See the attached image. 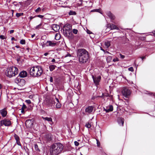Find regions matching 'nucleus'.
<instances>
[{
    "instance_id": "6",
    "label": "nucleus",
    "mask_w": 155,
    "mask_h": 155,
    "mask_svg": "<svg viewBox=\"0 0 155 155\" xmlns=\"http://www.w3.org/2000/svg\"><path fill=\"white\" fill-rule=\"evenodd\" d=\"M64 29L65 31L64 33H65V35L66 36H69L71 33V26L70 24H66L65 26Z\"/></svg>"
},
{
    "instance_id": "32",
    "label": "nucleus",
    "mask_w": 155,
    "mask_h": 155,
    "mask_svg": "<svg viewBox=\"0 0 155 155\" xmlns=\"http://www.w3.org/2000/svg\"><path fill=\"white\" fill-rule=\"evenodd\" d=\"M34 147L35 149L36 150H37V151H40V150L38 149V145L37 144H35V145H34Z\"/></svg>"
},
{
    "instance_id": "35",
    "label": "nucleus",
    "mask_w": 155,
    "mask_h": 155,
    "mask_svg": "<svg viewBox=\"0 0 155 155\" xmlns=\"http://www.w3.org/2000/svg\"><path fill=\"white\" fill-rule=\"evenodd\" d=\"M85 127L87 128H90L91 127V125L89 123H87L85 125Z\"/></svg>"
},
{
    "instance_id": "40",
    "label": "nucleus",
    "mask_w": 155,
    "mask_h": 155,
    "mask_svg": "<svg viewBox=\"0 0 155 155\" xmlns=\"http://www.w3.org/2000/svg\"><path fill=\"white\" fill-rule=\"evenodd\" d=\"M119 60L118 58H114L113 59V61L114 62L118 61H119Z\"/></svg>"
},
{
    "instance_id": "9",
    "label": "nucleus",
    "mask_w": 155,
    "mask_h": 155,
    "mask_svg": "<svg viewBox=\"0 0 155 155\" xmlns=\"http://www.w3.org/2000/svg\"><path fill=\"white\" fill-rule=\"evenodd\" d=\"M1 126L4 125L5 126H9L11 124V121L8 119H5L0 121Z\"/></svg>"
},
{
    "instance_id": "2",
    "label": "nucleus",
    "mask_w": 155,
    "mask_h": 155,
    "mask_svg": "<svg viewBox=\"0 0 155 155\" xmlns=\"http://www.w3.org/2000/svg\"><path fill=\"white\" fill-rule=\"evenodd\" d=\"M63 146L59 143H54L50 147L49 152L50 155H58L63 150Z\"/></svg>"
},
{
    "instance_id": "46",
    "label": "nucleus",
    "mask_w": 155,
    "mask_h": 155,
    "mask_svg": "<svg viewBox=\"0 0 155 155\" xmlns=\"http://www.w3.org/2000/svg\"><path fill=\"white\" fill-rule=\"evenodd\" d=\"M50 81L51 82H52L53 81V78L52 77H50Z\"/></svg>"
},
{
    "instance_id": "4",
    "label": "nucleus",
    "mask_w": 155,
    "mask_h": 155,
    "mask_svg": "<svg viewBox=\"0 0 155 155\" xmlns=\"http://www.w3.org/2000/svg\"><path fill=\"white\" fill-rule=\"evenodd\" d=\"M18 69L15 66L8 67L5 72V75L8 77L11 78L18 74Z\"/></svg>"
},
{
    "instance_id": "58",
    "label": "nucleus",
    "mask_w": 155,
    "mask_h": 155,
    "mask_svg": "<svg viewBox=\"0 0 155 155\" xmlns=\"http://www.w3.org/2000/svg\"><path fill=\"white\" fill-rule=\"evenodd\" d=\"M29 97L30 98H31L32 97V95H30Z\"/></svg>"
},
{
    "instance_id": "34",
    "label": "nucleus",
    "mask_w": 155,
    "mask_h": 155,
    "mask_svg": "<svg viewBox=\"0 0 155 155\" xmlns=\"http://www.w3.org/2000/svg\"><path fill=\"white\" fill-rule=\"evenodd\" d=\"M72 32L74 34H76L78 32V30L76 29H74L73 30Z\"/></svg>"
},
{
    "instance_id": "51",
    "label": "nucleus",
    "mask_w": 155,
    "mask_h": 155,
    "mask_svg": "<svg viewBox=\"0 0 155 155\" xmlns=\"http://www.w3.org/2000/svg\"><path fill=\"white\" fill-rule=\"evenodd\" d=\"M97 146H99L100 145V143L99 142H98L97 141Z\"/></svg>"
},
{
    "instance_id": "17",
    "label": "nucleus",
    "mask_w": 155,
    "mask_h": 155,
    "mask_svg": "<svg viewBox=\"0 0 155 155\" xmlns=\"http://www.w3.org/2000/svg\"><path fill=\"white\" fill-rule=\"evenodd\" d=\"M0 113L3 117H5L7 114V111L6 109L5 108H4L0 110Z\"/></svg>"
},
{
    "instance_id": "61",
    "label": "nucleus",
    "mask_w": 155,
    "mask_h": 155,
    "mask_svg": "<svg viewBox=\"0 0 155 155\" xmlns=\"http://www.w3.org/2000/svg\"><path fill=\"white\" fill-rule=\"evenodd\" d=\"M101 50L104 51V50L101 48Z\"/></svg>"
},
{
    "instance_id": "22",
    "label": "nucleus",
    "mask_w": 155,
    "mask_h": 155,
    "mask_svg": "<svg viewBox=\"0 0 155 155\" xmlns=\"http://www.w3.org/2000/svg\"><path fill=\"white\" fill-rule=\"evenodd\" d=\"M45 103L48 106H50L53 104L54 103V101H53L52 100H50L49 101V103Z\"/></svg>"
},
{
    "instance_id": "59",
    "label": "nucleus",
    "mask_w": 155,
    "mask_h": 155,
    "mask_svg": "<svg viewBox=\"0 0 155 155\" xmlns=\"http://www.w3.org/2000/svg\"><path fill=\"white\" fill-rule=\"evenodd\" d=\"M2 85L1 84H0V89H1V88H2Z\"/></svg>"
},
{
    "instance_id": "23",
    "label": "nucleus",
    "mask_w": 155,
    "mask_h": 155,
    "mask_svg": "<svg viewBox=\"0 0 155 155\" xmlns=\"http://www.w3.org/2000/svg\"><path fill=\"white\" fill-rule=\"evenodd\" d=\"M55 99L56 100L57 102H58V103L56 104V107L58 108H59L61 107V105L59 102V100L58 99L55 98Z\"/></svg>"
},
{
    "instance_id": "38",
    "label": "nucleus",
    "mask_w": 155,
    "mask_h": 155,
    "mask_svg": "<svg viewBox=\"0 0 155 155\" xmlns=\"http://www.w3.org/2000/svg\"><path fill=\"white\" fill-rule=\"evenodd\" d=\"M119 55L120 56V57L121 59H124L125 58V56L124 55H122L121 54H120Z\"/></svg>"
},
{
    "instance_id": "25",
    "label": "nucleus",
    "mask_w": 155,
    "mask_h": 155,
    "mask_svg": "<svg viewBox=\"0 0 155 155\" xmlns=\"http://www.w3.org/2000/svg\"><path fill=\"white\" fill-rule=\"evenodd\" d=\"M108 96L110 97V98H111L112 97V96H111V95L109 96L108 94L106 93H103L101 97H107Z\"/></svg>"
},
{
    "instance_id": "30",
    "label": "nucleus",
    "mask_w": 155,
    "mask_h": 155,
    "mask_svg": "<svg viewBox=\"0 0 155 155\" xmlns=\"http://www.w3.org/2000/svg\"><path fill=\"white\" fill-rule=\"evenodd\" d=\"M100 11H101V10L100 9H94L91 10V12H98L99 13H101V12H100Z\"/></svg>"
},
{
    "instance_id": "20",
    "label": "nucleus",
    "mask_w": 155,
    "mask_h": 155,
    "mask_svg": "<svg viewBox=\"0 0 155 155\" xmlns=\"http://www.w3.org/2000/svg\"><path fill=\"white\" fill-rule=\"evenodd\" d=\"M47 43L48 44L47 45L48 46L54 47L56 45V43L51 41H48Z\"/></svg>"
},
{
    "instance_id": "11",
    "label": "nucleus",
    "mask_w": 155,
    "mask_h": 155,
    "mask_svg": "<svg viewBox=\"0 0 155 155\" xmlns=\"http://www.w3.org/2000/svg\"><path fill=\"white\" fill-rule=\"evenodd\" d=\"M104 110L107 113L112 111L113 110V107L112 105H109L106 107H104Z\"/></svg>"
},
{
    "instance_id": "28",
    "label": "nucleus",
    "mask_w": 155,
    "mask_h": 155,
    "mask_svg": "<svg viewBox=\"0 0 155 155\" xmlns=\"http://www.w3.org/2000/svg\"><path fill=\"white\" fill-rule=\"evenodd\" d=\"M60 35L56 34L55 36V38L56 40H58L60 39Z\"/></svg>"
},
{
    "instance_id": "48",
    "label": "nucleus",
    "mask_w": 155,
    "mask_h": 155,
    "mask_svg": "<svg viewBox=\"0 0 155 155\" xmlns=\"http://www.w3.org/2000/svg\"><path fill=\"white\" fill-rule=\"evenodd\" d=\"M140 58L142 59V60H143V59H145V58H146L145 56H143V57H141Z\"/></svg>"
},
{
    "instance_id": "29",
    "label": "nucleus",
    "mask_w": 155,
    "mask_h": 155,
    "mask_svg": "<svg viewBox=\"0 0 155 155\" xmlns=\"http://www.w3.org/2000/svg\"><path fill=\"white\" fill-rule=\"evenodd\" d=\"M69 14L70 15H75L76 14V13L74 11H70L69 13Z\"/></svg>"
},
{
    "instance_id": "18",
    "label": "nucleus",
    "mask_w": 155,
    "mask_h": 155,
    "mask_svg": "<svg viewBox=\"0 0 155 155\" xmlns=\"http://www.w3.org/2000/svg\"><path fill=\"white\" fill-rule=\"evenodd\" d=\"M27 73L25 71H21L19 74L20 77L24 78L27 76Z\"/></svg>"
},
{
    "instance_id": "49",
    "label": "nucleus",
    "mask_w": 155,
    "mask_h": 155,
    "mask_svg": "<svg viewBox=\"0 0 155 155\" xmlns=\"http://www.w3.org/2000/svg\"><path fill=\"white\" fill-rule=\"evenodd\" d=\"M48 54V53H45L44 54V55L45 56H47Z\"/></svg>"
},
{
    "instance_id": "26",
    "label": "nucleus",
    "mask_w": 155,
    "mask_h": 155,
    "mask_svg": "<svg viewBox=\"0 0 155 155\" xmlns=\"http://www.w3.org/2000/svg\"><path fill=\"white\" fill-rule=\"evenodd\" d=\"M104 44L107 48H108L110 45V43L108 41L105 42Z\"/></svg>"
},
{
    "instance_id": "10",
    "label": "nucleus",
    "mask_w": 155,
    "mask_h": 155,
    "mask_svg": "<svg viewBox=\"0 0 155 155\" xmlns=\"http://www.w3.org/2000/svg\"><path fill=\"white\" fill-rule=\"evenodd\" d=\"M94 107L93 106H88L85 109V112L88 114H91L93 112Z\"/></svg>"
},
{
    "instance_id": "39",
    "label": "nucleus",
    "mask_w": 155,
    "mask_h": 155,
    "mask_svg": "<svg viewBox=\"0 0 155 155\" xmlns=\"http://www.w3.org/2000/svg\"><path fill=\"white\" fill-rule=\"evenodd\" d=\"M128 70L131 71H134V68L132 67H130L128 68Z\"/></svg>"
},
{
    "instance_id": "44",
    "label": "nucleus",
    "mask_w": 155,
    "mask_h": 155,
    "mask_svg": "<svg viewBox=\"0 0 155 155\" xmlns=\"http://www.w3.org/2000/svg\"><path fill=\"white\" fill-rule=\"evenodd\" d=\"M36 17H38L41 18H42L44 17V16L42 15H37L36 16Z\"/></svg>"
},
{
    "instance_id": "45",
    "label": "nucleus",
    "mask_w": 155,
    "mask_h": 155,
    "mask_svg": "<svg viewBox=\"0 0 155 155\" xmlns=\"http://www.w3.org/2000/svg\"><path fill=\"white\" fill-rule=\"evenodd\" d=\"M71 55L70 54H68L67 55H66L65 56V57H71Z\"/></svg>"
},
{
    "instance_id": "64",
    "label": "nucleus",
    "mask_w": 155,
    "mask_h": 155,
    "mask_svg": "<svg viewBox=\"0 0 155 155\" xmlns=\"http://www.w3.org/2000/svg\"><path fill=\"white\" fill-rule=\"evenodd\" d=\"M154 96L155 97V94L154 95Z\"/></svg>"
},
{
    "instance_id": "13",
    "label": "nucleus",
    "mask_w": 155,
    "mask_h": 155,
    "mask_svg": "<svg viewBox=\"0 0 155 155\" xmlns=\"http://www.w3.org/2000/svg\"><path fill=\"white\" fill-rule=\"evenodd\" d=\"M107 27L109 28L111 30L117 29L118 30L119 28L116 25L113 24L109 23L107 25Z\"/></svg>"
},
{
    "instance_id": "52",
    "label": "nucleus",
    "mask_w": 155,
    "mask_h": 155,
    "mask_svg": "<svg viewBox=\"0 0 155 155\" xmlns=\"http://www.w3.org/2000/svg\"><path fill=\"white\" fill-rule=\"evenodd\" d=\"M35 36V34H33L32 35H31V38H33V37H34Z\"/></svg>"
},
{
    "instance_id": "57",
    "label": "nucleus",
    "mask_w": 155,
    "mask_h": 155,
    "mask_svg": "<svg viewBox=\"0 0 155 155\" xmlns=\"http://www.w3.org/2000/svg\"><path fill=\"white\" fill-rule=\"evenodd\" d=\"M15 47L17 48H19V46H18V45H17V46H15Z\"/></svg>"
},
{
    "instance_id": "60",
    "label": "nucleus",
    "mask_w": 155,
    "mask_h": 155,
    "mask_svg": "<svg viewBox=\"0 0 155 155\" xmlns=\"http://www.w3.org/2000/svg\"><path fill=\"white\" fill-rule=\"evenodd\" d=\"M153 34L154 35V36H155V31L153 32Z\"/></svg>"
},
{
    "instance_id": "19",
    "label": "nucleus",
    "mask_w": 155,
    "mask_h": 155,
    "mask_svg": "<svg viewBox=\"0 0 155 155\" xmlns=\"http://www.w3.org/2000/svg\"><path fill=\"white\" fill-rule=\"evenodd\" d=\"M107 14L111 19L114 20L115 18V16L110 12H108L107 13Z\"/></svg>"
},
{
    "instance_id": "14",
    "label": "nucleus",
    "mask_w": 155,
    "mask_h": 155,
    "mask_svg": "<svg viewBox=\"0 0 155 155\" xmlns=\"http://www.w3.org/2000/svg\"><path fill=\"white\" fill-rule=\"evenodd\" d=\"M124 120L123 118L121 117H119L117 119V122L120 126H122L124 125Z\"/></svg>"
},
{
    "instance_id": "12",
    "label": "nucleus",
    "mask_w": 155,
    "mask_h": 155,
    "mask_svg": "<svg viewBox=\"0 0 155 155\" xmlns=\"http://www.w3.org/2000/svg\"><path fill=\"white\" fill-rule=\"evenodd\" d=\"M25 127L26 132L27 135L29 130V119L27 120L25 122Z\"/></svg>"
},
{
    "instance_id": "37",
    "label": "nucleus",
    "mask_w": 155,
    "mask_h": 155,
    "mask_svg": "<svg viewBox=\"0 0 155 155\" xmlns=\"http://www.w3.org/2000/svg\"><path fill=\"white\" fill-rule=\"evenodd\" d=\"M41 26L42 24H40L36 26V28L38 29H39V28H41Z\"/></svg>"
},
{
    "instance_id": "55",
    "label": "nucleus",
    "mask_w": 155,
    "mask_h": 155,
    "mask_svg": "<svg viewBox=\"0 0 155 155\" xmlns=\"http://www.w3.org/2000/svg\"><path fill=\"white\" fill-rule=\"evenodd\" d=\"M26 102H27L28 104H29V100H26Z\"/></svg>"
},
{
    "instance_id": "7",
    "label": "nucleus",
    "mask_w": 155,
    "mask_h": 155,
    "mask_svg": "<svg viewBox=\"0 0 155 155\" xmlns=\"http://www.w3.org/2000/svg\"><path fill=\"white\" fill-rule=\"evenodd\" d=\"M122 93L123 95L126 98L128 97L131 94L130 90L127 88L124 87L122 90Z\"/></svg>"
},
{
    "instance_id": "15",
    "label": "nucleus",
    "mask_w": 155,
    "mask_h": 155,
    "mask_svg": "<svg viewBox=\"0 0 155 155\" xmlns=\"http://www.w3.org/2000/svg\"><path fill=\"white\" fill-rule=\"evenodd\" d=\"M14 137L16 140V143L19 146H21V144L20 141V138L19 136L16 134H15L14 135Z\"/></svg>"
},
{
    "instance_id": "54",
    "label": "nucleus",
    "mask_w": 155,
    "mask_h": 155,
    "mask_svg": "<svg viewBox=\"0 0 155 155\" xmlns=\"http://www.w3.org/2000/svg\"><path fill=\"white\" fill-rule=\"evenodd\" d=\"M11 40L12 41H13V40H15V38L14 37H12L11 38Z\"/></svg>"
},
{
    "instance_id": "21",
    "label": "nucleus",
    "mask_w": 155,
    "mask_h": 155,
    "mask_svg": "<svg viewBox=\"0 0 155 155\" xmlns=\"http://www.w3.org/2000/svg\"><path fill=\"white\" fill-rule=\"evenodd\" d=\"M42 118L45 120H47L49 122H52V119L51 117H42Z\"/></svg>"
},
{
    "instance_id": "3",
    "label": "nucleus",
    "mask_w": 155,
    "mask_h": 155,
    "mask_svg": "<svg viewBox=\"0 0 155 155\" xmlns=\"http://www.w3.org/2000/svg\"><path fill=\"white\" fill-rule=\"evenodd\" d=\"M43 71L40 66L33 67L30 69V74L33 77H38L42 74Z\"/></svg>"
},
{
    "instance_id": "27",
    "label": "nucleus",
    "mask_w": 155,
    "mask_h": 155,
    "mask_svg": "<svg viewBox=\"0 0 155 155\" xmlns=\"http://www.w3.org/2000/svg\"><path fill=\"white\" fill-rule=\"evenodd\" d=\"M46 137L48 141H50L51 140V136L49 134L46 135Z\"/></svg>"
},
{
    "instance_id": "56",
    "label": "nucleus",
    "mask_w": 155,
    "mask_h": 155,
    "mask_svg": "<svg viewBox=\"0 0 155 155\" xmlns=\"http://www.w3.org/2000/svg\"><path fill=\"white\" fill-rule=\"evenodd\" d=\"M33 18H34L33 17H30V20H31V19H33Z\"/></svg>"
},
{
    "instance_id": "16",
    "label": "nucleus",
    "mask_w": 155,
    "mask_h": 155,
    "mask_svg": "<svg viewBox=\"0 0 155 155\" xmlns=\"http://www.w3.org/2000/svg\"><path fill=\"white\" fill-rule=\"evenodd\" d=\"M52 28L55 31H58L60 29V27L57 25L53 24L52 25Z\"/></svg>"
},
{
    "instance_id": "42",
    "label": "nucleus",
    "mask_w": 155,
    "mask_h": 155,
    "mask_svg": "<svg viewBox=\"0 0 155 155\" xmlns=\"http://www.w3.org/2000/svg\"><path fill=\"white\" fill-rule=\"evenodd\" d=\"M74 143L75 145L76 146H78L79 144V143L77 141H75L74 142Z\"/></svg>"
},
{
    "instance_id": "5",
    "label": "nucleus",
    "mask_w": 155,
    "mask_h": 155,
    "mask_svg": "<svg viewBox=\"0 0 155 155\" xmlns=\"http://www.w3.org/2000/svg\"><path fill=\"white\" fill-rule=\"evenodd\" d=\"M15 83L21 87L23 86L25 84V80L19 77H18L15 78Z\"/></svg>"
},
{
    "instance_id": "1",
    "label": "nucleus",
    "mask_w": 155,
    "mask_h": 155,
    "mask_svg": "<svg viewBox=\"0 0 155 155\" xmlns=\"http://www.w3.org/2000/svg\"><path fill=\"white\" fill-rule=\"evenodd\" d=\"M77 54L78 58V61L81 64L86 63L89 58L88 52L84 48L78 49L77 51Z\"/></svg>"
},
{
    "instance_id": "43",
    "label": "nucleus",
    "mask_w": 155,
    "mask_h": 155,
    "mask_svg": "<svg viewBox=\"0 0 155 155\" xmlns=\"http://www.w3.org/2000/svg\"><path fill=\"white\" fill-rule=\"evenodd\" d=\"M0 38L2 39H4L5 38V36L3 35H0Z\"/></svg>"
},
{
    "instance_id": "41",
    "label": "nucleus",
    "mask_w": 155,
    "mask_h": 155,
    "mask_svg": "<svg viewBox=\"0 0 155 155\" xmlns=\"http://www.w3.org/2000/svg\"><path fill=\"white\" fill-rule=\"evenodd\" d=\"M41 10L40 8L38 7L35 10V12H38Z\"/></svg>"
},
{
    "instance_id": "8",
    "label": "nucleus",
    "mask_w": 155,
    "mask_h": 155,
    "mask_svg": "<svg viewBox=\"0 0 155 155\" xmlns=\"http://www.w3.org/2000/svg\"><path fill=\"white\" fill-rule=\"evenodd\" d=\"M92 77L93 80L94 82L95 85L96 86L98 85L99 84V82L101 79V77L100 75L94 76L92 75Z\"/></svg>"
},
{
    "instance_id": "47",
    "label": "nucleus",
    "mask_w": 155,
    "mask_h": 155,
    "mask_svg": "<svg viewBox=\"0 0 155 155\" xmlns=\"http://www.w3.org/2000/svg\"><path fill=\"white\" fill-rule=\"evenodd\" d=\"M14 30H11L10 31V33L12 34L14 32Z\"/></svg>"
},
{
    "instance_id": "33",
    "label": "nucleus",
    "mask_w": 155,
    "mask_h": 155,
    "mask_svg": "<svg viewBox=\"0 0 155 155\" xmlns=\"http://www.w3.org/2000/svg\"><path fill=\"white\" fill-rule=\"evenodd\" d=\"M112 59V57L110 56H108L107 57V61L109 62Z\"/></svg>"
},
{
    "instance_id": "31",
    "label": "nucleus",
    "mask_w": 155,
    "mask_h": 155,
    "mask_svg": "<svg viewBox=\"0 0 155 155\" xmlns=\"http://www.w3.org/2000/svg\"><path fill=\"white\" fill-rule=\"evenodd\" d=\"M23 13H17L16 14V16L17 17H19L20 16H22L23 15Z\"/></svg>"
},
{
    "instance_id": "62",
    "label": "nucleus",
    "mask_w": 155,
    "mask_h": 155,
    "mask_svg": "<svg viewBox=\"0 0 155 155\" xmlns=\"http://www.w3.org/2000/svg\"><path fill=\"white\" fill-rule=\"evenodd\" d=\"M24 110H23V109H22V110H21V112L23 113V112H24Z\"/></svg>"
},
{
    "instance_id": "53",
    "label": "nucleus",
    "mask_w": 155,
    "mask_h": 155,
    "mask_svg": "<svg viewBox=\"0 0 155 155\" xmlns=\"http://www.w3.org/2000/svg\"><path fill=\"white\" fill-rule=\"evenodd\" d=\"M55 61V59H53L51 60V62H54Z\"/></svg>"
},
{
    "instance_id": "36",
    "label": "nucleus",
    "mask_w": 155,
    "mask_h": 155,
    "mask_svg": "<svg viewBox=\"0 0 155 155\" xmlns=\"http://www.w3.org/2000/svg\"><path fill=\"white\" fill-rule=\"evenodd\" d=\"M21 44L23 45L25 44V41L24 40H21L20 41Z\"/></svg>"
},
{
    "instance_id": "24",
    "label": "nucleus",
    "mask_w": 155,
    "mask_h": 155,
    "mask_svg": "<svg viewBox=\"0 0 155 155\" xmlns=\"http://www.w3.org/2000/svg\"><path fill=\"white\" fill-rule=\"evenodd\" d=\"M56 66L54 65H50L49 66V68L50 71H52L55 68Z\"/></svg>"
},
{
    "instance_id": "50",
    "label": "nucleus",
    "mask_w": 155,
    "mask_h": 155,
    "mask_svg": "<svg viewBox=\"0 0 155 155\" xmlns=\"http://www.w3.org/2000/svg\"><path fill=\"white\" fill-rule=\"evenodd\" d=\"M87 33L89 34H90L91 33V31H89V30H88V31H87Z\"/></svg>"
},
{
    "instance_id": "63",
    "label": "nucleus",
    "mask_w": 155,
    "mask_h": 155,
    "mask_svg": "<svg viewBox=\"0 0 155 155\" xmlns=\"http://www.w3.org/2000/svg\"><path fill=\"white\" fill-rule=\"evenodd\" d=\"M15 3H16V2H13V4Z\"/></svg>"
}]
</instances>
